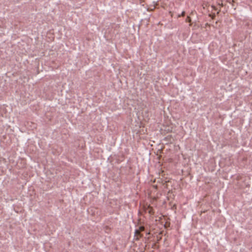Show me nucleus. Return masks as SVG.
Instances as JSON below:
<instances>
[{
    "instance_id": "1",
    "label": "nucleus",
    "mask_w": 252,
    "mask_h": 252,
    "mask_svg": "<svg viewBox=\"0 0 252 252\" xmlns=\"http://www.w3.org/2000/svg\"><path fill=\"white\" fill-rule=\"evenodd\" d=\"M136 233H138V230H136Z\"/></svg>"
}]
</instances>
